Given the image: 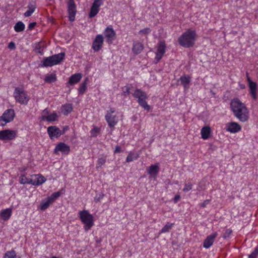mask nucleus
Here are the masks:
<instances>
[{"label":"nucleus","mask_w":258,"mask_h":258,"mask_svg":"<svg viewBox=\"0 0 258 258\" xmlns=\"http://www.w3.org/2000/svg\"><path fill=\"white\" fill-rule=\"evenodd\" d=\"M230 107L234 115L240 121L245 122L249 118V111L246 106L238 99H233L230 103Z\"/></svg>","instance_id":"1"},{"label":"nucleus","mask_w":258,"mask_h":258,"mask_svg":"<svg viewBox=\"0 0 258 258\" xmlns=\"http://www.w3.org/2000/svg\"><path fill=\"white\" fill-rule=\"evenodd\" d=\"M195 37L196 32L194 31L188 30L179 37L178 41L181 46L188 48L194 45Z\"/></svg>","instance_id":"2"},{"label":"nucleus","mask_w":258,"mask_h":258,"mask_svg":"<svg viewBox=\"0 0 258 258\" xmlns=\"http://www.w3.org/2000/svg\"><path fill=\"white\" fill-rule=\"evenodd\" d=\"M79 215L81 222L84 224V230L86 231L90 230L94 225L93 215L85 210L80 211Z\"/></svg>","instance_id":"3"},{"label":"nucleus","mask_w":258,"mask_h":258,"mask_svg":"<svg viewBox=\"0 0 258 258\" xmlns=\"http://www.w3.org/2000/svg\"><path fill=\"white\" fill-rule=\"evenodd\" d=\"M133 95L135 98L138 99L139 104L145 110L149 111L150 109V106L148 104L146 101L147 95L145 92L142 91L141 89H137L133 93Z\"/></svg>","instance_id":"4"},{"label":"nucleus","mask_w":258,"mask_h":258,"mask_svg":"<svg viewBox=\"0 0 258 258\" xmlns=\"http://www.w3.org/2000/svg\"><path fill=\"white\" fill-rule=\"evenodd\" d=\"M65 53L60 52L57 54L52 55V56L46 57L43 61L42 67H47L56 65L61 61L64 57Z\"/></svg>","instance_id":"5"},{"label":"nucleus","mask_w":258,"mask_h":258,"mask_svg":"<svg viewBox=\"0 0 258 258\" xmlns=\"http://www.w3.org/2000/svg\"><path fill=\"white\" fill-rule=\"evenodd\" d=\"M14 97L16 101L21 104H27L29 97L26 91L20 88H16L14 92Z\"/></svg>","instance_id":"6"},{"label":"nucleus","mask_w":258,"mask_h":258,"mask_svg":"<svg viewBox=\"0 0 258 258\" xmlns=\"http://www.w3.org/2000/svg\"><path fill=\"white\" fill-rule=\"evenodd\" d=\"M15 116V113L13 109L6 110L2 116H0V125L4 126L7 123L12 121Z\"/></svg>","instance_id":"7"},{"label":"nucleus","mask_w":258,"mask_h":258,"mask_svg":"<svg viewBox=\"0 0 258 258\" xmlns=\"http://www.w3.org/2000/svg\"><path fill=\"white\" fill-rule=\"evenodd\" d=\"M114 112V109L111 108L107 111L105 116V119L110 127H114L118 121V117L116 115L113 114Z\"/></svg>","instance_id":"8"},{"label":"nucleus","mask_w":258,"mask_h":258,"mask_svg":"<svg viewBox=\"0 0 258 258\" xmlns=\"http://www.w3.org/2000/svg\"><path fill=\"white\" fill-rule=\"evenodd\" d=\"M64 132V130L61 131L56 126H50L47 128V133L51 140L58 138L61 135H63Z\"/></svg>","instance_id":"9"},{"label":"nucleus","mask_w":258,"mask_h":258,"mask_svg":"<svg viewBox=\"0 0 258 258\" xmlns=\"http://www.w3.org/2000/svg\"><path fill=\"white\" fill-rule=\"evenodd\" d=\"M68 11L69 14V20L73 22L75 20L77 12L76 6L74 0H68L67 2Z\"/></svg>","instance_id":"10"},{"label":"nucleus","mask_w":258,"mask_h":258,"mask_svg":"<svg viewBox=\"0 0 258 258\" xmlns=\"http://www.w3.org/2000/svg\"><path fill=\"white\" fill-rule=\"evenodd\" d=\"M17 132L10 130L0 131V140H11L16 138Z\"/></svg>","instance_id":"11"},{"label":"nucleus","mask_w":258,"mask_h":258,"mask_svg":"<svg viewBox=\"0 0 258 258\" xmlns=\"http://www.w3.org/2000/svg\"><path fill=\"white\" fill-rule=\"evenodd\" d=\"M104 34L106 39V42L110 44L115 39L116 33L111 26H108L104 30Z\"/></svg>","instance_id":"12"},{"label":"nucleus","mask_w":258,"mask_h":258,"mask_svg":"<svg viewBox=\"0 0 258 258\" xmlns=\"http://www.w3.org/2000/svg\"><path fill=\"white\" fill-rule=\"evenodd\" d=\"M103 0H95L90 9V12L89 14L90 18L95 17L99 11V8L103 5Z\"/></svg>","instance_id":"13"},{"label":"nucleus","mask_w":258,"mask_h":258,"mask_svg":"<svg viewBox=\"0 0 258 258\" xmlns=\"http://www.w3.org/2000/svg\"><path fill=\"white\" fill-rule=\"evenodd\" d=\"M54 152L55 154L60 152L62 154L68 155L70 152V147L65 143L60 142L55 146Z\"/></svg>","instance_id":"14"},{"label":"nucleus","mask_w":258,"mask_h":258,"mask_svg":"<svg viewBox=\"0 0 258 258\" xmlns=\"http://www.w3.org/2000/svg\"><path fill=\"white\" fill-rule=\"evenodd\" d=\"M166 45L164 41L160 42L157 45V52L155 57L156 62H158L162 58L165 52Z\"/></svg>","instance_id":"15"},{"label":"nucleus","mask_w":258,"mask_h":258,"mask_svg":"<svg viewBox=\"0 0 258 258\" xmlns=\"http://www.w3.org/2000/svg\"><path fill=\"white\" fill-rule=\"evenodd\" d=\"M103 41V36L101 34L97 35L93 42L92 48L93 50L96 52L99 51L102 47Z\"/></svg>","instance_id":"16"},{"label":"nucleus","mask_w":258,"mask_h":258,"mask_svg":"<svg viewBox=\"0 0 258 258\" xmlns=\"http://www.w3.org/2000/svg\"><path fill=\"white\" fill-rule=\"evenodd\" d=\"M31 184L34 185H39L43 183L46 179L44 176L41 174H34L31 175Z\"/></svg>","instance_id":"17"},{"label":"nucleus","mask_w":258,"mask_h":258,"mask_svg":"<svg viewBox=\"0 0 258 258\" xmlns=\"http://www.w3.org/2000/svg\"><path fill=\"white\" fill-rule=\"evenodd\" d=\"M226 127L227 131L232 133H237L241 129L240 125L235 122H231L227 123Z\"/></svg>","instance_id":"18"},{"label":"nucleus","mask_w":258,"mask_h":258,"mask_svg":"<svg viewBox=\"0 0 258 258\" xmlns=\"http://www.w3.org/2000/svg\"><path fill=\"white\" fill-rule=\"evenodd\" d=\"M217 233H213L209 235L205 240L203 246L206 248H209L213 243L215 238L217 237Z\"/></svg>","instance_id":"19"},{"label":"nucleus","mask_w":258,"mask_h":258,"mask_svg":"<svg viewBox=\"0 0 258 258\" xmlns=\"http://www.w3.org/2000/svg\"><path fill=\"white\" fill-rule=\"evenodd\" d=\"M144 45L140 42H134L133 44L132 50L136 54H140L144 49Z\"/></svg>","instance_id":"20"},{"label":"nucleus","mask_w":258,"mask_h":258,"mask_svg":"<svg viewBox=\"0 0 258 258\" xmlns=\"http://www.w3.org/2000/svg\"><path fill=\"white\" fill-rule=\"evenodd\" d=\"M12 214V210L11 208H7L2 210L0 217L4 221L8 220Z\"/></svg>","instance_id":"21"},{"label":"nucleus","mask_w":258,"mask_h":258,"mask_svg":"<svg viewBox=\"0 0 258 258\" xmlns=\"http://www.w3.org/2000/svg\"><path fill=\"white\" fill-rule=\"evenodd\" d=\"M248 86L249 87L250 93L252 96V98L256 100L257 98V84L256 83L254 82H250L249 84H248Z\"/></svg>","instance_id":"22"},{"label":"nucleus","mask_w":258,"mask_h":258,"mask_svg":"<svg viewBox=\"0 0 258 258\" xmlns=\"http://www.w3.org/2000/svg\"><path fill=\"white\" fill-rule=\"evenodd\" d=\"M211 133V130L210 126H206L203 127L201 131L202 138L204 140L208 139Z\"/></svg>","instance_id":"23"},{"label":"nucleus","mask_w":258,"mask_h":258,"mask_svg":"<svg viewBox=\"0 0 258 258\" xmlns=\"http://www.w3.org/2000/svg\"><path fill=\"white\" fill-rule=\"evenodd\" d=\"M82 77V74L80 73L75 74L69 78V83L70 85H73L78 83Z\"/></svg>","instance_id":"24"},{"label":"nucleus","mask_w":258,"mask_h":258,"mask_svg":"<svg viewBox=\"0 0 258 258\" xmlns=\"http://www.w3.org/2000/svg\"><path fill=\"white\" fill-rule=\"evenodd\" d=\"M159 170L158 164L151 165L148 170V173L153 177L156 176Z\"/></svg>","instance_id":"25"},{"label":"nucleus","mask_w":258,"mask_h":258,"mask_svg":"<svg viewBox=\"0 0 258 258\" xmlns=\"http://www.w3.org/2000/svg\"><path fill=\"white\" fill-rule=\"evenodd\" d=\"M181 84L185 89L189 88L188 84L190 82V77L188 76H182L180 78Z\"/></svg>","instance_id":"26"},{"label":"nucleus","mask_w":258,"mask_h":258,"mask_svg":"<svg viewBox=\"0 0 258 258\" xmlns=\"http://www.w3.org/2000/svg\"><path fill=\"white\" fill-rule=\"evenodd\" d=\"M27 8L28 10L24 13V16L26 17H28L31 16L35 11L36 7L33 3H30Z\"/></svg>","instance_id":"27"},{"label":"nucleus","mask_w":258,"mask_h":258,"mask_svg":"<svg viewBox=\"0 0 258 258\" xmlns=\"http://www.w3.org/2000/svg\"><path fill=\"white\" fill-rule=\"evenodd\" d=\"M73 110V107L71 104H67L63 105L61 107V112L64 115H68Z\"/></svg>","instance_id":"28"},{"label":"nucleus","mask_w":258,"mask_h":258,"mask_svg":"<svg viewBox=\"0 0 258 258\" xmlns=\"http://www.w3.org/2000/svg\"><path fill=\"white\" fill-rule=\"evenodd\" d=\"M139 158V154L135 152H130L126 157V161L130 162L137 160Z\"/></svg>","instance_id":"29"},{"label":"nucleus","mask_w":258,"mask_h":258,"mask_svg":"<svg viewBox=\"0 0 258 258\" xmlns=\"http://www.w3.org/2000/svg\"><path fill=\"white\" fill-rule=\"evenodd\" d=\"M24 29H25V25L21 21H19V22H17L14 26V30L17 32H22L24 31Z\"/></svg>","instance_id":"30"},{"label":"nucleus","mask_w":258,"mask_h":258,"mask_svg":"<svg viewBox=\"0 0 258 258\" xmlns=\"http://www.w3.org/2000/svg\"><path fill=\"white\" fill-rule=\"evenodd\" d=\"M51 204H52V203L50 202L49 200L47 198L45 200L41 202L40 208L42 211H44L49 207Z\"/></svg>","instance_id":"31"},{"label":"nucleus","mask_w":258,"mask_h":258,"mask_svg":"<svg viewBox=\"0 0 258 258\" xmlns=\"http://www.w3.org/2000/svg\"><path fill=\"white\" fill-rule=\"evenodd\" d=\"M20 182L21 184H31L32 181L31 178L27 177L24 174H22L20 177Z\"/></svg>","instance_id":"32"},{"label":"nucleus","mask_w":258,"mask_h":258,"mask_svg":"<svg viewBox=\"0 0 258 258\" xmlns=\"http://www.w3.org/2000/svg\"><path fill=\"white\" fill-rule=\"evenodd\" d=\"M88 79L86 78L85 80L80 84V87L78 89L79 94H83L85 93L87 88Z\"/></svg>","instance_id":"33"},{"label":"nucleus","mask_w":258,"mask_h":258,"mask_svg":"<svg viewBox=\"0 0 258 258\" xmlns=\"http://www.w3.org/2000/svg\"><path fill=\"white\" fill-rule=\"evenodd\" d=\"M58 116L56 113H53L47 116H43V119L49 121H53L57 119Z\"/></svg>","instance_id":"34"},{"label":"nucleus","mask_w":258,"mask_h":258,"mask_svg":"<svg viewBox=\"0 0 258 258\" xmlns=\"http://www.w3.org/2000/svg\"><path fill=\"white\" fill-rule=\"evenodd\" d=\"M45 82L47 83L54 82L56 80V75L55 74H49L46 76L44 79Z\"/></svg>","instance_id":"35"},{"label":"nucleus","mask_w":258,"mask_h":258,"mask_svg":"<svg viewBox=\"0 0 258 258\" xmlns=\"http://www.w3.org/2000/svg\"><path fill=\"white\" fill-rule=\"evenodd\" d=\"M16 256V251L12 249L7 251L4 255V258H15Z\"/></svg>","instance_id":"36"},{"label":"nucleus","mask_w":258,"mask_h":258,"mask_svg":"<svg viewBox=\"0 0 258 258\" xmlns=\"http://www.w3.org/2000/svg\"><path fill=\"white\" fill-rule=\"evenodd\" d=\"M60 195V193L59 191L53 192L50 197L47 198L49 200V201L52 203L57 199Z\"/></svg>","instance_id":"37"},{"label":"nucleus","mask_w":258,"mask_h":258,"mask_svg":"<svg viewBox=\"0 0 258 258\" xmlns=\"http://www.w3.org/2000/svg\"><path fill=\"white\" fill-rule=\"evenodd\" d=\"M173 225V223H167L161 230L160 233H166L168 232L169 230L172 228Z\"/></svg>","instance_id":"38"},{"label":"nucleus","mask_w":258,"mask_h":258,"mask_svg":"<svg viewBox=\"0 0 258 258\" xmlns=\"http://www.w3.org/2000/svg\"><path fill=\"white\" fill-rule=\"evenodd\" d=\"M106 162V159L104 157H101L99 158L97 161V168H98L99 167H101L102 165H103L104 164H105Z\"/></svg>","instance_id":"39"},{"label":"nucleus","mask_w":258,"mask_h":258,"mask_svg":"<svg viewBox=\"0 0 258 258\" xmlns=\"http://www.w3.org/2000/svg\"><path fill=\"white\" fill-rule=\"evenodd\" d=\"M100 132V129L98 127H94L91 131V134L92 137H96Z\"/></svg>","instance_id":"40"},{"label":"nucleus","mask_w":258,"mask_h":258,"mask_svg":"<svg viewBox=\"0 0 258 258\" xmlns=\"http://www.w3.org/2000/svg\"><path fill=\"white\" fill-rule=\"evenodd\" d=\"M192 187V184L190 182H188L186 183L184 185V187L183 188V191L184 192H187L190 189H191Z\"/></svg>","instance_id":"41"},{"label":"nucleus","mask_w":258,"mask_h":258,"mask_svg":"<svg viewBox=\"0 0 258 258\" xmlns=\"http://www.w3.org/2000/svg\"><path fill=\"white\" fill-rule=\"evenodd\" d=\"M232 231L230 229H226L225 233H224L223 235V237L224 238H226L229 236V235L231 234Z\"/></svg>","instance_id":"42"},{"label":"nucleus","mask_w":258,"mask_h":258,"mask_svg":"<svg viewBox=\"0 0 258 258\" xmlns=\"http://www.w3.org/2000/svg\"><path fill=\"white\" fill-rule=\"evenodd\" d=\"M257 249H254V251L249 255L248 258H256L258 255L257 252Z\"/></svg>","instance_id":"43"},{"label":"nucleus","mask_w":258,"mask_h":258,"mask_svg":"<svg viewBox=\"0 0 258 258\" xmlns=\"http://www.w3.org/2000/svg\"><path fill=\"white\" fill-rule=\"evenodd\" d=\"M151 30L149 28H146L140 31V33H143L145 34H149Z\"/></svg>","instance_id":"44"},{"label":"nucleus","mask_w":258,"mask_h":258,"mask_svg":"<svg viewBox=\"0 0 258 258\" xmlns=\"http://www.w3.org/2000/svg\"><path fill=\"white\" fill-rule=\"evenodd\" d=\"M8 48L11 50H14L16 48L15 43L14 42H11L8 45Z\"/></svg>","instance_id":"45"},{"label":"nucleus","mask_w":258,"mask_h":258,"mask_svg":"<svg viewBox=\"0 0 258 258\" xmlns=\"http://www.w3.org/2000/svg\"><path fill=\"white\" fill-rule=\"evenodd\" d=\"M36 25V22L30 23L28 25V28L29 30H31L34 28V27Z\"/></svg>","instance_id":"46"},{"label":"nucleus","mask_w":258,"mask_h":258,"mask_svg":"<svg viewBox=\"0 0 258 258\" xmlns=\"http://www.w3.org/2000/svg\"><path fill=\"white\" fill-rule=\"evenodd\" d=\"M210 203L209 200H206L204 201V202L201 204V207L202 208H205L206 207L207 205H208Z\"/></svg>","instance_id":"47"},{"label":"nucleus","mask_w":258,"mask_h":258,"mask_svg":"<svg viewBox=\"0 0 258 258\" xmlns=\"http://www.w3.org/2000/svg\"><path fill=\"white\" fill-rule=\"evenodd\" d=\"M121 151V149L119 146H116L114 150V153H120Z\"/></svg>","instance_id":"48"},{"label":"nucleus","mask_w":258,"mask_h":258,"mask_svg":"<svg viewBox=\"0 0 258 258\" xmlns=\"http://www.w3.org/2000/svg\"><path fill=\"white\" fill-rule=\"evenodd\" d=\"M180 197L179 195L175 196L174 198V203H176L177 201L180 199Z\"/></svg>","instance_id":"49"},{"label":"nucleus","mask_w":258,"mask_h":258,"mask_svg":"<svg viewBox=\"0 0 258 258\" xmlns=\"http://www.w3.org/2000/svg\"><path fill=\"white\" fill-rule=\"evenodd\" d=\"M246 76H247V81H248V84H249V83L250 82H252L251 79H250V78L249 77L248 75V74L247 73L246 74Z\"/></svg>","instance_id":"50"},{"label":"nucleus","mask_w":258,"mask_h":258,"mask_svg":"<svg viewBox=\"0 0 258 258\" xmlns=\"http://www.w3.org/2000/svg\"><path fill=\"white\" fill-rule=\"evenodd\" d=\"M126 92H127L128 94H129V93H130L129 88H128L126 89Z\"/></svg>","instance_id":"51"},{"label":"nucleus","mask_w":258,"mask_h":258,"mask_svg":"<svg viewBox=\"0 0 258 258\" xmlns=\"http://www.w3.org/2000/svg\"><path fill=\"white\" fill-rule=\"evenodd\" d=\"M254 249H257V254H258V245L256 246V247Z\"/></svg>","instance_id":"52"},{"label":"nucleus","mask_w":258,"mask_h":258,"mask_svg":"<svg viewBox=\"0 0 258 258\" xmlns=\"http://www.w3.org/2000/svg\"><path fill=\"white\" fill-rule=\"evenodd\" d=\"M51 258H58V257H56V256H52Z\"/></svg>","instance_id":"53"}]
</instances>
